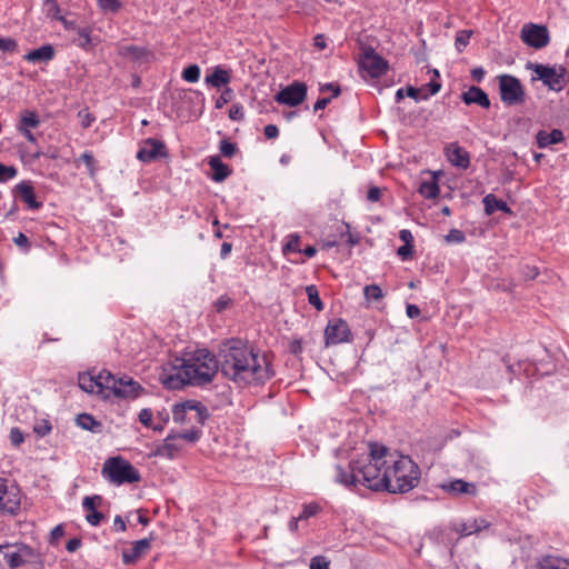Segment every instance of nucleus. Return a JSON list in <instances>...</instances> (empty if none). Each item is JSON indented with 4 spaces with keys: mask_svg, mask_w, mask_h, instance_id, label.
I'll list each match as a JSON object with an SVG mask.
<instances>
[{
    "mask_svg": "<svg viewBox=\"0 0 569 569\" xmlns=\"http://www.w3.org/2000/svg\"><path fill=\"white\" fill-rule=\"evenodd\" d=\"M218 370L238 387L264 385L274 376L267 353L260 355L242 340L231 339L220 348L218 359L206 349L197 350L189 358H176L160 380L167 389L179 390L187 385L211 382Z\"/></svg>",
    "mask_w": 569,
    "mask_h": 569,
    "instance_id": "1",
    "label": "nucleus"
},
{
    "mask_svg": "<svg viewBox=\"0 0 569 569\" xmlns=\"http://www.w3.org/2000/svg\"><path fill=\"white\" fill-rule=\"evenodd\" d=\"M78 385L87 393L99 396L103 400L111 397L124 400H134L144 393V388L131 377L123 375L117 377L109 370L82 372L78 376Z\"/></svg>",
    "mask_w": 569,
    "mask_h": 569,
    "instance_id": "2",
    "label": "nucleus"
},
{
    "mask_svg": "<svg viewBox=\"0 0 569 569\" xmlns=\"http://www.w3.org/2000/svg\"><path fill=\"white\" fill-rule=\"evenodd\" d=\"M419 481L420 469L410 457L399 456L395 460H388L383 490L390 493H406L416 488Z\"/></svg>",
    "mask_w": 569,
    "mask_h": 569,
    "instance_id": "3",
    "label": "nucleus"
},
{
    "mask_svg": "<svg viewBox=\"0 0 569 569\" xmlns=\"http://www.w3.org/2000/svg\"><path fill=\"white\" fill-rule=\"evenodd\" d=\"M388 460H385L380 465L372 462L371 460L358 459L352 460L349 467L358 475V483L373 491H382L386 483L385 480V468L387 467Z\"/></svg>",
    "mask_w": 569,
    "mask_h": 569,
    "instance_id": "4",
    "label": "nucleus"
},
{
    "mask_svg": "<svg viewBox=\"0 0 569 569\" xmlns=\"http://www.w3.org/2000/svg\"><path fill=\"white\" fill-rule=\"evenodd\" d=\"M101 473L110 482L118 486L141 480L138 469L120 456L108 458L103 463Z\"/></svg>",
    "mask_w": 569,
    "mask_h": 569,
    "instance_id": "5",
    "label": "nucleus"
},
{
    "mask_svg": "<svg viewBox=\"0 0 569 569\" xmlns=\"http://www.w3.org/2000/svg\"><path fill=\"white\" fill-rule=\"evenodd\" d=\"M527 69L533 71L532 80H541L549 90L559 92L565 88L567 69L563 66L528 62Z\"/></svg>",
    "mask_w": 569,
    "mask_h": 569,
    "instance_id": "6",
    "label": "nucleus"
},
{
    "mask_svg": "<svg viewBox=\"0 0 569 569\" xmlns=\"http://www.w3.org/2000/svg\"><path fill=\"white\" fill-rule=\"evenodd\" d=\"M172 418L177 423L197 422L198 425L203 426L209 418V412L207 407L200 401L187 400L173 406Z\"/></svg>",
    "mask_w": 569,
    "mask_h": 569,
    "instance_id": "7",
    "label": "nucleus"
},
{
    "mask_svg": "<svg viewBox=\"0 0 569 569\" xmlns=\"http://www.w3.org/2000/svg\"><path fill=\"white\" fill-rule=\"evenodd\" d=\"M500 99L506 106L522 104L526 100V91L521 81L511 74L498 77Z\"/></svg>",
    "mask_w": 569,
    "mask_h": 569,
    "instance_id": "8",
    "label": "nucleus"
},
{
    "mask_svg": "<svg viewBox=\"0 0 569 569\" xmlns=\"http://www.w3.org/2000/svg\"><path fill=\"white\" fill-rule=\"evenodd\" d=\"M520 39L528 47L539 50L549 44L550 34L546 26L530 22L522 26Z\"/></svg>",
    "mask_w": 569,
    "mask_h": 569,
    "instance_id": "9",
    "label": "nucleus"
},
{
    "mask_svg": "<svg viewBox=\"0 0 569 569\" xmlns=\"http://www.w3.org/2000/svg\"><path fill=\"white\" fill-rule=\"evenodd\" d=\"M359 66L370 78L381 77L389 68L388 61L371 47L363 48Z\"/></svg>",
    "mask_w": 569,
    "mask_h": 569,
    "instance_id": "10",
    "label": "nucleus"
},
{
    "mask_svg": "<svg viewBox=\"0 0 569 569\" xmlns=\"http://www.w3.org/2000/svg\"><path fill=\"white\" fill-rule=\"evenodd\" d=\"M308 87L305 82L295 81L281 89L276 96L274 101L288 107H297L307 98Z\"/></svg>",
    "mask_w": 569,
    "mask_h": 569,
    "instance_id": "11",
    "label": "nucleus"
},
{
    "mask_svg": "<svg viewBox=\"0 0 569 569\" xmlns=\"http://www.w3.org/2000/svg\"><path fill=\"white\" fill-rule=\"evenodd\" d=\"M326 345H338L352 340V333L349 325L343 319L329 321L325 330Z\"/></svg>",
    "mask_w": 569,
    "mask_h": 569,
    "instance_id": "12",
    "label": "nucleus"
},
{
    "mask_svg": "<svg viewBox=\"0 0 569 569\" xmlns=\"http://www.w3.org/2000/svg\"><path fill=\"white\" fill-rule=\"evenodd\" d=\"M20 493L17 488H8L7 481L0 478V511L16 515L20 510Z\"/></svg>",
    "mask_w": 569,
    "mask_h": 569,
    "instance_id": "13",
    "label": "nucleus"
},
{
    "mask_svg": "<svg viewBox=\"0 0 569 569\" xmlns=\"http://www.w3.org/2000/svg\"><path fill=\"white\" fill-rule=\"evenodd\" d=\"M163 157H167V147L164 142L153 138L146 139L137 152V159L142 162H152Z\"/></svg>",
    "mask_w": 569,
    "mask_h": 569,
    "instance_id": "14",
    "label": "nucleus"
},
{
    "mask_svg": "<svg viewBox=\"0 0 569 569\" xmlns=\"http://www.w3.org/2000/svg\"><path fill=\"white\" fill-rule=\"evenodd\" d=\"M14 196H19L29 209L38 210L42 207V202L37 200L34 188L29 180H23L12 189Z\"/></svg>",
    "mask_w": 569,
    "mask_h": 569,
    "instance_id": "15",
    "label": "nucleus"
},
{
    "mask_svg": "<svg viewBox=\"0 0 569 569\" xmlns=\"http://www.w3.org/2000/svg\"><path fill=\"white\" fill-rule=\"evenodd\" d=\"M448 161L460 169H467L470 166L469 152L458 143H450L445 148Z\"/></svg>",
    "mask_w": 569,
    "mask_h": 569,
    "instance_id": "16",
    "label": "nucleus"
},
{
    "mask_svg": "<svg viewBox=\"0 0 569 569\" xmlns=\"http://www.w3.org/2000/svg\"><path fill=\"white\" fill-rule=\"evenodd\" d=\"M152 538H144L132 543L130 550L122 551V562L124 565H133L143 557L151 548Z\"/></svg>",
    "mask_w": 569,
    "mask_h": 569,
    "instance_id": "17",
    "label": "nucleus"
},
{
    "mask_svg": "<svg viewBox=\"0 0 569 569\" xmlns=\"http://www.w3.org/2000/svg\"><path fill=\"white\" fill-rule=\"evenodd\" d=\"M460 98L467 106L478 104L483 109H489L491 106L487 92L477 86H471L467 91L461 93Z\"/></svg>",
    "mask_w": 569,
    "mask_h": 569,
    "instance_id": "18",
    "label": "nucleus"
},
{
    "mask_svg": "<svg viewBox=\"0 0 569 569\" xmlns=\"http://www.w3.org/2000/svg\"><path fill=\"white\" fill-rule=\"evenodd\" d=\"M441 488L453 496L470 495L476 496L477 487L472 482H467L462 479H456L441 486Z\"/></svg>",
    "mask_w": 569,
    "mask_h": 569,
    "instance_id": "19",
    "label": "nucleus"
},
{
    "mask_svg": "<svg viewBox=\"0 0 569 569\" xmlns=\"http://www.w3.org/2000/svg\"><path fill=\"white\" fill-rule=\"evenodd\" d=\"M93 500L99 501L100 496L99 495L86 496L82 499V507L87 511L86 520L88 521V523L96 527V526L100 525V522L104 519V516H103V513L98 511L97 508H94L93 502H92Z\"/></svg>",
    "mask_w": 569,
    "mask_h": 569,
    "instance_id": "20",
    "label": "nucleus"
},
{
    "mask_svg": "<svg viewBox=\"0 0 569 569\" xmlns=\"http://www.w3.org/2000/svg\"><path fill=\"white\" fill-rule=\"evenodd\" d=\"M208 164L213 171L211 178L216 182H222L231 174L229 166L223 163L218 156L210 157L208 159Z\"/></svg>",
    "mask_w": 569,
    "mask_h": 569,
    "instance_id": "21",
    "label": "nucleus"
},
{
    "mask_svg": "<svg viewBox=\"0 0 569 569\" xmlns=\"http://www.w3.org/2000/svg\"><path fill=\"white\" fill-rule=\"evenodd\" d=\"M490 523L482 518L473 519L471 522H461L455 526V530L461 536H469L478 533L483 529L489 528Z\"/></svg>",
    "mask_w": 569,
    "mask_h": 569,
    "instance_id": "22",
    "label": "nucleus"
},
{
    "mask_svg": "<svg viewBox=\"0 0 569 569\" xmlns=\"http://www.w3.org/2000/svg\"><path fill=\"white\" fill-rule=\"evenodd\" d=\"M231 80V73L229 70L223 69L220 66H217L212 73L207 76L204 81L207 84L212 86L213 88H221L222 86H227Z\"/></svg>",
    "mask_w": 569,
    "mask_h": 569,
    "instance_id": "23",
    "label": "nucleus"
},
{
    "mask_svg": "<svg viewBox=\"0 0 569 569\" xmlns=\"http://www.w3.org/2000/svg\"><path fill=\"white\" fill-rule=\"evenodd\" d=\"M54 49L51 44H44L38 49L29 51L24 59L29 62H47L53 59Z\"/></svg>",
    "mask_w": 569,
    "mask_h": 569,
    "instance_id": "24",
    "label": "nucleus"
},
{
    "mask_svg": "<svg viewBox=\"0 0 569 569\" xmlns=\"http://www.w3.org/2000/svg\"><path fill=\"white\" fill-rule=\"evenodd\" d=\"M565 139L560 129H552L550 132L540 130L537 133V143L539 148H546L551 144L561 142Z\"/></svg>",
    "mask_w": 569,
    "mask_h": 569,
    "instance_id": "25",
    "label": "nucleus"
},
{
    "mask_svg": "<svg viewBox=\"0 0 569 569\" xmlns=\"http://www.w3.org/2000/svg\"><path fill=\"white\" fill-rule=\"evenodd\" d=\"M485 212L488 216H491L497 210L503 211L506 213H511V209L503 200H499L493 193L487 194L483 200Z\"/></svg>",
    "mask_w": 569,
    "mask_h": 569,
    "instance_id": "26",
    "label": "nucleus"
},
{
    "mask_svg": "<svg viewBox=\"0 0 569 569\" xmlns=\"http://www.w3.org/2000/svg\"><path fill=\"white\" fill-rule=\"evenodd\" d=\"M176 435H169L163 443L157 448L156 455L160 457L173 458L174 455L181 449V446L176 443Z\"/></svg>",
    "mask_w": 569,
    "mask_h": 569,
    "instance_id": "27",
    "label": "nucleus"
},
{
    "mask_svg": "<svg viewBox=\"0 0 569 569\" xmlns=\"http://www.w3.org/2000/svg\"><path fill=\"white\" fill-rule=\"evenodd\" d=\"M17 549L18 545H0V569H6V565L13 569Z\"/></svg>",
    "mask_w": 569,
    "mask_h": 569,
    "instance_id": "28",
    "label": "nucleus"
},
{
    "mask_svg": "<svg viewBox=\"0 0 569 569\" xmlns=\"http://www.w3.org/2000/svg\"><path fill=\"white\" fill-rule=\"evenodd\" d=\"M77 425L84 430L100 433L102 431V423L94 419L90 413H80L77 416Z\"/></svg>",
    "mask_w": 569,
    "mask_h": 569,
    "instance_id": "29",
    "label": "nucleus"
},
{
    "mask_svg": "<svg viewBox=\"0 0 569 569\" xmlns=\"http://www.w3.org/2000/svg\"><path fill=\"white\" fill-rule=\"evenodd\" d=\"M350 471L346 470L340 465L336 466V481L346 486H356L358 485V475L349 467Z\"/></svg>",
    "mask_w": 569,
    "mask_h": 569,
    "instance_id": "30",
    "label": "nucleus"
},
{
    "mask_svg": "<svg viewBox=\"0 0 569 569\" xmlns=\"http://www.w3.org/2000/svg\"><path fill=\"white\" fill-rule=\"evenodd\" d=\"M118 53L121 57L129 58L133 61H140L148 56V51L144 48L133 44L121 46Z\"/></svg>",
    "mask_w": 569,
    "mask_h": 569,
    "instance_id": "31",
    "label": "nucleus"
},
{
    "mask_svg": "<svg viewBox=\"0 0 569 569\" xmlns=\"http://www.w3.org/2000/svg\"><path fill=\"white\" fill-rule=\"evenodd\" d=\"M366 460H371L372 462L381 463L385 460H395L393 456L389 453V449L385 446H379L377 443L370 445V453L366 458Z\"/></svg>",
    "mask_w": 569,
    "mask_h": 569,
    "instance_id": "32",
    "label": "nucleus"
},
{
    "mask_svg": "<svg viewBox=\"0 0 569 569\" xmlns=\"http://www.w3.org/2000/svg\"><path fill=\"white\" fill-rule=\"evenodd\" d=\"M538 569H569V561L565 558L547 556L538 562Z\"/></svg>",
    "mask_w": 569,
    "mask_h": 569,
    "instance_id": "33",
    "label": "nucleus"
},
{
    "mask_svg": "<svg viewBox=\"0 0 569 569\" xmlns=\"http://www.w3.org/2000/svg\"><path fill=\"white\" fill-rule=\"evenodd\" d=\"M439 191L440 189L435 178L431 180L422 181L419 186V193L427 199L437 198Z\"/></svg>",
    "mask_w": 569,
    "mask_h": 569,
    "instance_id": "34",
    "label": "nucleus"
},
{
    "mask_svg": "<svg viewBox=\"0 0 569 569\" xmlns=\"http://www.w3.org/2000/svg\"><path fill=\"white\" fill-rule=\"evenodd\" d=\"M39 124L38 114L34 111L26 110L21 116L19 128H37Z\"/></svg>",
    "mask_w": 569,
    "mask_h": 569,
    "instance_id": "35",
    "label": "nucleus"
},
{
    "mask_svg": "<svg viewBox=\"0 0 569 569\" xmlns=\"http://www.w3.org/2000/svg\"><path fill=\"white\" fill-rule=\"evenodd\" d=\"M306 292L308 296V301L311 306H313L318 311H322L325 306L319 297V291L315 284L307 286Z\"/></svg>",
    "mask_w": 569,
    "mask_h": 569,
    "instance_id": "36",
    "label": "nucleus"
},
{
    "mask_svg": "<svg viewBox=\"0 0 569 569\" xmlns=\"http://www.w3.org/2000/svg\"><path fill=\"white\" fill-rule=\"evenodd\" d=\"M200 78V68L198 64H190L182 71V79L187 82H197Z\"/></svg>",
    "mask_w": 569,
    "mask_h": 569,
    "instance_id": "37",
    "label": "nucleus"
},
{
    "mask_svg": "<svg viewBox=\"0 0 569 569\" xmlns=\"http://www.w3.org/2000/svg\"><path fill=\"white\" fill-rule=\"evenodd\" d=\"M42 8L46 16L49 18L58 20V17H61L57 0H44Z\"/></svg>",
    "mask_w": 569,
    "mask_h": 569,
    "instance_id": "38",
    "label": "nucleus"
},
{
    "mask_svg": "<svg viewBox=\"0 0 569 569\" xmlns=\"http://www.w3.org/2000/svg\"><path fill=\"white\" fill-rule=\"evenodd\" d=\"M17 174L18 169L14 166H7L0 162V183L14 179Z\"/></svg>",
    "mask_w": 569,
    "mask_h": 569,
    "instance_id": "39",
    "label": "nucleus"
},
{
    "mask_svg": "<svg viewBox=\"0 0 569 569\" xmlns=\"http://www.w3.org/2000/svg\"><path fill=\"white\" fill-rule=\"evenodd\" d=\"M300 237L298 233H292L288 236V241L282 248L284 254L289 252H301L300 248Z\"/></svg>",
    "mask_w": 569,
    "mask_h": 569,
    "instance_id": "40",
    "label": "nucleus"
},
{
    "mask_svg": "<svg viewBox=\"0 0 569 569\" xmlns=\"http://www.w3.org/2000/svg\"><path fill=\"white\" fill-rule=\"evenodd\" d=\"M472 33V30H460L457 32L455 46L459 52L467 47Z\"/></svg>",
    "mask_w": 569,
    "mask_h": 569,
    "instance_id": "41",
    "label": "nucleus"
},
{
    "mask_svg": "<svg viewBox=\"0 0 569 569\" xmlns=\"http://www.w3.org/2000/svg\"><path fill=\"white\" fill-rule=\"evenodd\" d=\"M219 150L223 157L232 158L237 153L238 148L236 143L227 139H222L220 141Z\"/></svg>",
    "mask_w": 569,
    "mask_h": 569,
    "instance_id": "42",
    "label": "nucleus"
},
{
    "mask_svg": "<svg viewBox=\"0 0 569 569\" xmlns=\"http://www.w3.org/2000/svg\"><path fill=\"white\" fill-rule=\"evenodd\" d=\"M367 300H380L383 297L382 290L378 284H368L363 289Z\"/></svg>",
    "mask_w": 569,
    "mask_h": 569,
    "instance_id": "43",
    "label": "nucleus"
},
{
    "mask_svg": "<svg viewBox=\"0 0 569 569\" xmlns=\"http://www.w3.org/2000/svg\"><path fill=\"white\" fill-rule=\"evenodd\" d=\"M432 73H433V78L430 80L429 83H427L425 87V90L428 89L429 92L426 93L423 91V94H429V96H433L436 93L439 92V90L441 89V83L439 81L436 80V78H439L440 74H439V71L437 69H433L432 70Z\"/></svg>",
    "mask_w": 569,
    "mask_h": 569,
    "instance_id": "44",
    "label": "nucleus"
},
{
    "mask_svg": "<svg viewBox=\"0 0 569 569\" xmlns=\"http://www.w3.org/2000/svg\"><path fill=\"white\" fill-rule=\"evenodd\" d=\"M18 49V43L12 38H1L0 37V51L3 53H12Z\"/></svg>",
    "mask_w": 569,
    "mask_h": 569,
    "instance_id": "45",
    "label": "nucleus"
},
{
    "mask_svg": "<svg viewBox=\"0 0 569 569\" xmlns=\"http://www.w3.org/2000/svg\"><path fill=\"white\" fill-rule=\"evenodd\" d=\"M233 97V90L231 88H226L219 98L216 100L214 107L217 109L223 108Z\"/></svg>",
    "mask_w": 569,
    "mask_h": 569,
    "instance_id": "46",
    "label": "nucleus"
},
{
    "mask_svg": "<svg viewBox=\"0 0 569 569\" xmlns=\"http://www.w3.org/2000/svg\"><path fill=\"white\" fill-rule=\"evenodd\" d=\"M201 431L197 428H191L190 430H187L184 432H181L179 435H176L178 439H183L189 442H196L200 438Z\"/></svg>",
    "mask_w": 569,
    "mask_h": 569,
    "instance_id": "47",
    "label": "nucleus"
},
{
    "mask_svg": "<svg viewBox=\"0 0 569 569\" xmlns=\"http://www.w3.org/2000/svg\"><path fill=\"white\" fill-rule=\"evenodd\" d=\"M320 510L319 505L317 503H309L303 506L302 512L299 515V519L306 520L312 516H316Z\"/></svg>",
    "mask_w": 569,
    "mask_h": 569,
    "instance_id": "48",
    "label": "nucleus"
},
{
    "mask_svg": "<svg viewBox=\"0 0 569 569\" xmlns=\"http://www.w3.org/2000/svg\"><path fill=\"white\" fill-rule=\"evenodd\" d=\"M78 46L88 49L91 43L90 30L84 28L78 31Z\"/></svg>",
    "mask_w": 569,
    "mask_h": 569,
    "instance_id": "49",
    "label": "nucleus"
},
{
    "mask_svg": "<svg viewBox=\"0 0 569 569\" xmlns=\"http://www.w3.org/2000/svg\"><path fill=\"white\" fill-rule=\"evenodd\" d=\"M100 8L104 11L117 12L121 3L119 0H98Z\"/></svg>",
    "mask_w": 569,
    "mask_h": 569,
    "instance_id": "50",
    "label": "nucleus"
},
{
    "mask_svg": "<svg viewBox=\"0 0 569 569\" xmlns=\"http://www.w3.org/2000/svg\"><path fill=\"white\" fill-rule=\"evenodd\" d=\"M415 252L413 244L403 243V246L399 247L397 250V254L401 258V260L406 261L412 258Z\"/></svg>",
    "mask_w": 569,
    "mask_h": 569,
    "instance_id": "51",
    "label": "nucleus"
},
{
    "mask_svg": "<svg viewBox=\"0 0 569 569\" xmlns=\"http://www.w3.org/2000/svg\"><path fill=\"white\" fill-rule=\"evenodd\" d=\"M423 91H425V87H421L419 89L413 88V87H408L406 90V93L408 97L418 101L420 99L426 100L429 98V94H423Z\"/></svg>",
    "mask_w": 569,
    "mask_h": 569,
    "instance_id": "52",
    "label": "nucleus"
},
{
    "mask_svg": "<svg viewBox=\"0 0 569 569\" xmlns=\"http://www.w3.org/2000/svg\"><path fill=\"white\" fill-rule=\"evenodd\" d=\"M520 272L526 280H533L539 274L538 268L529 264L522 266Z\"/></svg>",
    "mask_w": 569,
    "mask_h": 569,
    "instance_id": "53",
    "label": "nucleus"
},
{
    "mask_svg": "<svg viewBox=\"0 0 569 569\" xmlns=\"http://www.w3.org/2000/svg\"><path fill=\"white\" fill-rule=\"evenodd\" d=\"M229 118L233 121H242L244 118L243 108L240 104H232L229 109Z\"/></svg>",
    "mask_w": 569,
    "mask_h": 569,
    "instance_id": "54",
    "label": "nucleus"
},
{
    "mask_svg": "<svg viewBox=\"0 0 569 569\" xmlns=\"http://www.w3.org/2000/svg\"><path fill=\"white\" fill-rule=\"evenodd\" d=\"M466 239L465 233L461 230L452 229L450 232L446 236L447 242H456L461 243Z\"/></svg>",
    "mask_w": 569,
    "mask_h": 569,
    "instance_id": "55",
    "label": "nucleus"
},
{
    "mask_svg": "<svg viewBox=\"0 0 569 569\" xmlns=\"http://www.w3.org/2000/svg\"><path fill=\"white\" fill-rule=\"evenodd\" d=\"M78 118L81 121L82 128H89L91 123L93 122L94 118L92 114L88 111V109H81L78 112Z\"/></svg>",
    "mask_w": 569,
    "mask_h": 569,
    "instance_id": "56",
    "label": "nucleus"
},
{
    "mask_svg": "<svg viewBox=\"0 0 569 569\" xmlns=\"http://www.w3.org/2000/svg\"><path fill=\"white\" fill-rule=\"evenodd\" d=\"M13 241L23 251H29L31 248L29 238L22 232H19L18 236L13 239Z\"/></svg>",
    "mask_w": 569,
    "mask_h": 569,
    "instance_id": "57",
    "label": "nucleus"
},
{
    "mask_svg": "<svg viewBox=\"0 0 569 569\" xmlns=\"http://www.w3.org/2000/svg\"><path fill=\"white\" fill-rule=\"evenodd\" d=\"M310 569H329V562L325 557L317 556L311 559Z\"/></svg>",
    "mask_w": 569,
    "mask_h": 569,
    "instance_id": "58",
    "label": "nucleus"
},
{
    "mask_svg": "<svg viewBox=\"0 0 569 569\" xmlns=\"http://www.w3.org/2000/svg\"><path fill=\"white\" fill-rule=\"evenodd\" d=\"M64 535V529L62 525L56 526L50 532L49 542L51 545H56L57 541Z\"/></svg>",
    "mask_w": 569,
    "mask_h": 569,
    "instance_id": "59",
    "label": "nucleus"
},
{
    "mask_svg": "<svg viewBox=\"0 0 569 569\" xmlns=\"http://www.w3.org/2000/svg\"><path fill=\"white\" fill-rule=\"evenodd\" d=\"M50 430L51 425L47 420L41 421V423L36 425L33 428V431L40 437L46 436Z\"/></svg>",
    "mask_w": 569,
    "mask_h": 569,
    "instance_id": "60",
    "label": "nucleus"
},
{
    "mask_svg": "<svg viewBox=\"0 0 569 569\" xmlns=\"http://www.w3.org/2000/svg\"><path fill=\"white\" fill-rule=\"evenodd\" d=\"M10 441L12 446L18 447L23 442V435L18 428H12L10 431Z\"/></svg>",
    "mask_w": 569,
    "mask_h": 569,
    "instance_id": "61",
    "label": "nucleus"
},
{
    "mask_svg": "<svg viewBox=\"0 0 569 569\" xmlns=\"http://www.w3.org/2000/svg\"><path fill=\"white\" fill-rule=\"evenodd\" d=\"M139 421L146 426V427H150L151 422H152V411L150 409H142L140 412H139Z\"/></svg>",
    "mask_w": 569,
    "mask_h": 569,
    "instance_id": "62",
    "label": "nucleus"
},
{
    "mask_svg": "<svg viewBox=\"0 0 569 569\" xmlns=\"http://www.w3.org/2000/svg\"><path fill=\"white\" fill-rule=\"evenodd\" d=\"M382 190L378 187H370L367 193V199L371 202H377L381 198Z\"/></svg>",
    "mask_w": 569,
    "mask_h": 569,
    "instance_id": "63",
    "label": "nucleus"
},
{
    "mask_svg": "<svg viewBox=\"0 0 569 569\" xmlns=\"http://www.w3.org/2000/svg\"><path fill=\"white\" fill-rule=\"evenodd\" d=\"M267 139H274L279 136V129L276 124H267L263 129Z\"/></svg>",
    "mask_w": 569,
    "mask_h": 569,
    "instance_id": "64",
    "label": "nucleus"
}]
</instances>
